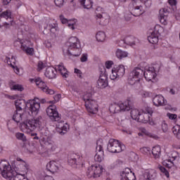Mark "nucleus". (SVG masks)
Here are the masks:
<instances>
[{
	"instance_id": "nucleus-45",
	"label": "nucleus",
	"mask_w": 180,
	"mask_h": 180,
	"mask_svg": "<svg viewBox=\"0 0 180 180\" xmlns=\"http://www.w3.org/2000/svg\"><path fill=\"white\" fill-rule=\"evenodd\" d=\"M83 100L84 101V103L86 104L87 102H91V101H95L92 98L91 93H86L83 96Z\"/></svg>"
},
{
	"instance_id": "nucleus-17",
	"label": "nucleus",
	"mask_w": 180,
	"mask_h": 180,
	"mask_svg": "<svg viewBox=\"0 0 180 180\" xmlns=\"http://www.w3.org/2000/svg\"><path fill=\"white\" fill-rule=\"evenodd\" d=\"M58 24L56 22H49L44 27L43 33L44 34H57L58 33Z\"/></svg>"
},
{
	"instance_id": "nucleus-26",
	"label": "nucleus",
	"mask_w": 180,
	"mask_h": 180,
	"mask_svg": "<svg viewBox=\"0 0 180 180\" xmlns=\"http://www.w3.org/2000/svg\"><path fill=\"white\" fill-rule=\"evenodd\" d=\"M56 130L60 136H64V134L70 130V125L67 123H64V121L59 122L56 124Z\"/></svg>"
},
{
	"instance_id": "nucleus-37",
	"label": "nucleus",
	"mask_w": 180,
	"mask_h": 180,
	"mask_svg": "<svg viewBox=\"0 0 180 180\" xmlns=\"http://www.w3.org/2000/svg\"><path fill=\"white\" fill-rule=\"evenodd\" d=\"M152 154L155 160H158L161 157V147L160 146H156L152 149Z\"/></svg>"
},
{
	"instance_id": "nucleus-5",
	"label": "nucleus",
	"mask_w": 180,
	"mask_h": 180,
	"mask_svg": "<svg viewBox=\"0 0 180 180\" xmlns=\"http://www.w3.org/2000/svg\"><path fill=\"white\" fill-rule=\"evenodd\" d=\"M143 70L140 68H135L132 70L129 75L128 82L130 85H134L137 82H140L141 78H143Z\"/></svg>"
},
{
	"instance_id": "nucleus-32",
	"label": "nucleus",
	"mask_w": 180,
	"mask_h": 180,
	"mask_svg": "<svg viewBox=\"0 0 180 180\" xmlns=\"http://www.w3.org/2000/svg\"><path fill=\"white\" fill-rule=\"evenodd\" d=\"M160 21L162 25H167L168 22V11L163 8L160 11Z\"/></svg>"
},
{
	"instance_id": "nucleus-54",
	"label": "nucleus",
	"mask_w": 180,
	"mask_h": 180,
	"mask_svg": "<svg viewBox=\"0 0 180 180\" xmlns=\"http://www.w3.org/2000/svg\"><path fill=\"white\" fill-rule=\"evenodd\" d=\"M44 67H46V65H44V63H43V62L39 61L38 63V68L37 70L38 71H41V70H43L44 68Z\"/></svg>"
},
{
	"instance_id": "nucleus-51",
	"label": "nucleus",
	"mask_w": 180,
	"mask_h": 180,
	"mask_svg": "<svg viewBox=\"0 0 180 180\" xmlns=\"http://www.w3.org/2000/svg\"><path fill=\"white\" fill-rule=\"evenodd\" d=\"M162 130L164 133H167V131H168V124H167L165 121L162 122Z\"/></svg>"
},
{
	"instance_id": "nucleus-8",
	"label": "nucleus",
	"mask_w": 180,
	"mask_h": 180,
	"mask_svg": "<svg viewBox=\"0 0 180 180\" xmlns=\"http://www.w3.org/2000/svg\"><path fill=\"white\" fill-rule=\"evenodd\" d=\"M30 81L32 84H36L37 86L41 89L43 92H45V94H47L48 95H54V90L49 89L46 82H44L41 78L35 77L34 79H30Z\"/></svg>"
},
{
	"instance_id": "nucleus-43",
	"label": "nucleus",
	"mask_w": 180,
	"mask_h": 180,
	"mask_svg": "<svg viewBox=\"0 0 180 180\" xmlns=\"http://www.w3.org/2000/svg\"><path fill=\"white\" fill-rule=\"evenodd\" d=\"M105 37H106V35H105V32L102 31L97 32L96 35V39L98 41H104Z\"/></svg>"
},
{
	"instance_id": "nucleus-61",
	"label": "nucleus",
	"mask_w": 180,
	"mask_h": 180,
	"mask_svg": "<svg viewBox=\"0 0 180 180\" xmlns=\"http://www.w3.org/2000/svg\"><path fill=\"white\" fill-rule=\"evenodd\" d=\"M168 3L171 6H174V8L176 6V0H168Z\"/></svg>"
},
{
	"instance_id": "nucleus-57",
	"label": "nucleus",
	"mask_w": 180,
	"mask_h": 180,
	"mask_svg": "<svg viewBox=\"0 0 180 180\" xmlns=\"http://www.w3.org/2000/svg\"><path fill=\"white\" fill-rule=\"evenodd\" d=\"M142 1L146 8H150V6H151V0H142Z\"/></svg>"
},
{
	"instance_id": "nucleus-4",
	"label": "nucleus",
	"mask_w": 180,
	"mask_h": 180,
	"mask_svg": "<svg viewBox=\"0 0 180 180\" xmlns=\"http://www.w3.org/2000/svg\"><path fill=\"white\" fill-rule=\"evenodd\" d=\"M42 120L43 117L41 116H38L34 120L23 122L21 123L22 131L24 133H30L31 131H34V130H36V129H39V127H40Z\"/></svg>"
},
{
	"instance_id": "nucleus-50",
	"label": "nucleus",
	"mask_w": 180,
	"mask_h": 180,
	"mask_svg": "<svg viewBox=\"0 0 180 180\" xmlns=\"http://www.w3.org/2000/svg\"><path fill=\"white\" fill-rule=\"evenodd\" d=\"M151 151V148H148V147H143L142 148H141V153H142V154H150V152Z\"/></svg>"
},
{
	"instance_id": "nucleus-25",
	"label": "nucleus",
	"mask_w": 180,
	"mask_h": 180,
	"mask_svg": "<svg viewBox=\"0 0 180 180\" xmlns=\"http://www.w3.org/2000/svg\"><path fill=\"white\" fill-rule=\"evenodd\" d=\"M120 179L121 180H136V176H134V173L131 172V169L127 167L121 172Z\"/></svg>"
},
{
	"instance_id": "nucleus-14",
	"label": "nucleus",
	"mask_w": 180,
	"mask_h": 180,
	"mask_svg": "<svg viewBox=\"0 0 180 180\" xmlns=\"http://www.w3.org/2000/svg\"><path fill=\"white\" fill-rule=\"evenodd\" d=\"M125 71L126 68L123 65H120L116 68H113L112 69V73L110 75V79L115 80L117 79V78H122L123 75H124Z\"/></svg>"
},
{
	"instance_id": "nucleus-34",
	"label": "nucleus",
	"mask_w": 180,
	"mask_h": 180,
	"mask_svg": "<svg viewBox=\"0 0 180 180\" xmlns=\"http://www.w3.org/2000/svg\"><path fill=\"white\" fill-rule=\"evenodd\" d=\"M176 124L178 126H174L172 128V132L176 139L180 140V117L176 120Z\"/></svg>"
},
{
	"instance_id": "nucleus-15",
	"label": "nucleus",
	"mask_w": 180,
	"mask_h": 180,
	"mask_svg": "<svg viewBox=\"0 0 180 180\" xmlns=\"http://www.w3.org/2000/svg\"><path fill=\"white\" fill-rule=\"evenodd\" d=\"M41 144H42L44 148L48 150V151H52L53 153H54V151H57V149L58 148V146H57V144H56L54 141H53L49 137H47L46 139H43L41 140Z\"/></svg>"
},
{
	"instance_id": "nucleus-6",
	"label": "nucleus",
	"mask_w": 180,
	"mask_h": 180,
	"mask_svg": "<svg viewBox=\"0 0 180 180\" xmlns=\"http://www.w3.org/2000/svg\"><path fill=\"white\" fill-rule=\"evenodd\" d=\"M103 172V167L101 165H92L86 171L88 178H99Z\"/></svg>"
},
{
	"instance_id": "nucleus-38",
	"label": "nucleus",
	"mask_w": 180,
	"mask_h": 180,
	"mask_svg": "<svg viewBox=\"0 0 180 180\" xmlns=\"http://www.w3.org/2000/svg\"><path fill=\"white\" fill-rule=\"evenodd\" d=\"M124 41L129 46H134L136 44V41H137V39L134 36H129L125 38Z\"/></svg>"
},
{
	"instance_id": "nucleus-63",
	"label": "nucleus",
	"mask_w": 180,
	"mask_h": 180,
	"mask_svg": "<svg viewBox=\"0 0 180 180\" xmlns=\"http://www.w3.org/2000/svg\"><path fill=\"white\" fill-rule=\"evenodd\" d=\"M44 180H54V179L51 176H47L44 178Z\"/></svg>"
},
{
	"instance_id": "nucleus-64",
	"label": "nucleus",
	"mask_w": 180,
	"mask_h": 180,
	"mask_svg": "<svg viewBox=\"0 0 180 180\" xmlns=\"http://www.w3.org/2000/svg\"><path fill=\"white\" fill-rule=\"evenodd\" d=\"M17 8H20V6H22V1H18L17 4H15Z\"/></svg>"
},
{
	"instance_id": "nucleus-41",
	"label": "nucleus",
	"mask_w": 180,
	"mask_h": 180,
	"mask_svg": "<svg viewBox=\"0 0 180 180\" xmlns=\"http://www.w3.org/2000/svg\"><path fill=\"white\" fill-rule=\"evenodd\" d=\"M131 117L134 120H139V116H140V111L138 109L133 108L131 110Z\"/></svg>"
},
{
	"instance_id": "nucleus-20",
	"label": "nucleus",
	"mask_w": 180,
	"mask_h": 180,
	"mask_svg": "<svg viewBox=\"0 0 180 180\" xmlns=\"http://www.w3.org/2000/svg\"><path fill=\"white\" fill-rule=\"evenodd\" d=\"M131 4L133 5L131 14L134 16H140L144 13V9H143V6L141 5H139L140 1L139 0H132Z\"/></svg>"
},
{
	"instance_id": "nucleus-42",
	"label": "nucleus",
	"mask_w": 180,
	"mask_h": 180,
	"mask_svg": "<svg viewBox=\"0 0 180 180\" xmlns=\"http://www.w3.org/2000/svg\"><path fill=\"white\" fill-rule=\"evenodd\" d=\"M174 161H175V158L166 159L163 161V165H166L167 168H172L174 166Z\"/></svg>"
},
{
	"instance_id": "nucleus-31",
	"label": "nucleus",
	"mask_w": 180,
	"mask_h": 180,
	"mask_svg": "<svg viewBox=\"0 0 180 180\" xmlns=\"http://www.w3.org/2000/svg\"><path fill=\"white\" fill-rule=\"evenodd\" d=\"M58 163L56 161H51L46 165V169L51 174H55L58 171Z\"/></svg>"
},
{
	"instance_id": "nucleus-16",
	"label": "nucleus",
	"mask_w": 180,
	"mask_h": 180,
	"mask_svg": "<svg viewBox=\"0 0 180 180\" xmlns=\"http://www.w3.org/2000/svg\"><path fill=\"white\" fill-rule=\"evenodd\" d=\"M162 28L160 25H155L154 31L151 33L150 36L148 37V40L151 44H157L158 43V36L161 34V31Z\"/></svg>"
},
{
	"instance_id": "nucleus-35",
	"label": "nucleus",
	"mask_w": 180,
	"mask_h": 180,
	"mask_svg": "<svg viewBox=\"0 0 180 180\" xmlns=\"http://www.w3.org/2000/svg\"><path fill=\"white\" fill-rule=\"evenodd\" d=\"M79 2L84 9H91L94 5L92 0H79Z\"/></svg>"
},
{
	"instance_id": "nucleus-10",
	"label": "nucleus",
	"mask_w": 180,
	"mask_h": 180,
	"mask_svg": "<svg viewBox=\"0 0 180 180\" xmlns=\"http://www.w3.org/2000/svg\"><path fill=\"white\" fill-rule=\"evenodd\" d=\"M108 86V73L105 67L100 68V77L97 81V88L103 89Z\"/></svg>"
},
{
	"instance_id": "nucleus-48",
	"label": "nucleus",
	"mask_w": 180,
	"mask_h": 180,
	"mask_svg": "<svg viewBox=\"0 0 180 180\" xmlns=\"http://www.w3.org/2000/svg\"><path fill=\"white\" fill-rule=\"evenodd\" d=\"M160 171L167 176V178H169V172H168V170L165 169V167L162 166H159Z\"/></svg>"
},
{
	"instance_id": "nucleus-52",
	"label": "nucleus",
	"mask_w": 180,
	"mask_h": 180,
	"mask_svg": "<svg viewBox=\"0 0 180 180\" xmlns=\"http://www.w3.org/2000/svg\"><path fill=\"white\" fill-rule=\"evenodd\" d=\"M59 18L63 25H65L66 23L68 25V22H71V20H68L67 18H65L64 15H60Z\"/></svg>"
},
{
	"instance_id": "nucleus-36",
	"label": "nucleus",
	"mask_w": 180,
	"mask_h": 180,
	"mask_svg": "<svg viewBox=\"0 0 180 180\" xmlns=\"http://www.w3.org/2000/svg\"><path fill=\"white\" fill-rule=\"evenodd\" d=\"M9 86H10V89H11V91H18L20 92H22V91H23L25 89L23 88V86H22L21 84H16L14 83L13 81L9 82Z\"/></svg>"
},
{
	"instance_id": "nucleus-55",
	"label": "nucleus",
	"mask_w": 180,
	"mask_h": 180,
	"mask_svg": "<svg viewBox=\"0 0 180 180\" xmlns=\"http://www.w3.org/2000/svg\"><path fill=\"white\" fill-rule=\"evenodd\" d=\"M75 74H77L79 78H82V72L79 69L75 68Z\"/></svg>"
},
{
	"instance_id": "nucleus-7",
	"label": "nucleus",
	"mask_w": 180,
	"mask_h": 180,
	"mask_svg": "<svg viewBox=\"0 0 180 180\" xmlns=\"http://www.w3.org/2000/svg\"><path fill=\"white\" fill-rule=\"evenodd\" d=\"M107 150L109 153H122V150H124V145L120 143L118 140L110 139Z\"/></svg>"
},
{
	"instance_id": "nucleus-9",
	"label": "nucleus",
	"mask_w": 180,
	"mask_h": 180,
	"mask_svg": "<svg viewBox=\"0 0 180 180\" xmlns=\"http://www.w3.org/2000/svg\"><path fill=\"white\" fill-rule=\"evenodd\" d=\"M68 162L72 168H81L83 167L84 162H82V156L73 153L71 154L68 159Z\"/></svg>"
},
{
	"instance_id": "nucleus-21",
	"label": "nucleus",
	"mask_w": 180,
	"mask_h": 180,
	"mask_svg": "<svg viewBox=\"0 0 180 180\" xmlns=\"http://www.w3.org/2000/svg\"><path fill=\"white\" fill-rule=\"evenodd\" d=\"M27 108L32 113L37 115L39 110H40V100L39 98H34V100H30L27 103Z\"/></svg>"
},
{
	"instance_id": "nucleus-22",
	"label": "nucleus",
	"mask_w": 180,
	"mask_h": 180,
	"mask_svg": "<svg viewBox=\"0 0 180 180\" xmlns=\"http://www.w3.org/2000/svg\"><path fill=\"white\" fill-rule=\"evenodd\" d=\"M157 178V172L155 169L146 170L139 176V180H154Z\"/></svg>"
},
{
	"instance_id": "nucleus-3",
	"label": "nucleus",
	"mask_w": 180,
	"mask_h": 180,
	"mask_svg": "<svg viewBox=\"0 0 180 180\" xmlns=\"http://www.w3.org/2000/svg\"><path fill=\"white\" fill-rule=\"evenodd\" d=\"M57 71L60 72L63 78H68V70H67V68L64 67V64L63 63H60L59 65H56V68L51 67L46 68L44 75L45 77H46V78H49V79H53V78L56 77V73L57 72Z\"/></svg>"
},
{
	"instance_id": "nucleus-53",
	"label": "nucleus",
	"mask_w": 180,
	"mask_h": 180,
	"mask_svg": "<svg viewBox=\"0 0 180 180\" xmlns=\"http://www.w3.org/2000/svg\"><path fill=\"white\" fill-rule=\"evenodd\" d=\"M81 63H86L88 61V54L83 53L80 58Z\"/></svg>"
},
{
	"instance_id": "nucleus-58",
	"label": "nucleus",
	"mask_w": 180,
	"mask_h": 180,
	"mask_svg": "<svg viewBox=\"0 0 180 180\" xmlns=\"http://www.w3.org/2000/svg\"><path fill=\"white\" fill-rule=\"evenodd\" d=\"M17 161H20L22 163V165L24 167V169H27L26 162L23 161L20 158H17Z\"/></svg>"
},
{
	"instance_id": "nucleus-33",
	"label": "nucleus",
	"mask_w": 180,
	"mask_h": 180,
	"mask_svg": "<svg viewBox=\"0 0 180 180\" xmlns=\"http://www.w3.org/2000/svg\"><path fill=\"white\" fill-rule=\"evenodd\" d=\"M119 105L121 112H127L131 109V107L130 106V101L129 100H127L123 103H120Z\"/></svg>"
},
{
	"instance_id": "nucleus-12",
	"label": "nucleus",
	"mask_w": 180,
	"mask_h": 180,
	"mask_svg": "<svg viewBox=\"0 0 180 180\" xmlns=\"http://www.w3.org/2000/svg\"><path fill=\"white\" fill-rule=\"evenodd\" d=\"M46 114L52 122H58L61 119V115L57 111V106L51 105L46 108Z\"/></svg>"
},
{
	"instance_id": "nucleus-23",
	"label": "nucleus",
	"mask_w": 180,
	"mask_h": 180,
	"mask_svg": "<svg viewBox=\"0 0 180 180\" xmlns=\"http://www.w3.org/2000/svg\"><path fill=\"white\" fill-rule=\"evenodd\" d=\"M85 107L89 113L91 115H96L98 113V102L95 100H91L90 102L87 101L85 104Z\"/></svg>"
},
{
	"instance_id": "nucleus-24",
	"label": "nucleus",
	"mask_w": 180,
	"mask_h": 180,
	"mask_svg": "<svg viewBox=\"0 0 180 180\" xmlns=\"http://www.w3.org/2000/svg\"><path fill=\"white\" fill-rule=\"evenodd\" d=\"M146 81H151L157 77V73H155V69L153 67L146 68L143 73Z\"/></svg>"
},
{
	"instance_id": "nucleus-40",
	"label": "nucleus",
	"mask_w": 180,
	"mask_h": 180,
	"mask_svg": "<svg viewBox=\"0 0 180 180\" xmlns=\"http://www.w3.org/2000/svg\"><path fill=\"white\" fill-rule=\"evenodd\" d=\"M116 57H117L120 60H122V58H126L127 56H129V53L124 51H122L120 49H117L116 53Z\"/></svg>"
},
{
	"instance_id": "nucleus-56",
	"label": "nucleus",
	"mask_w": 180,
	"mask_h": 180,
	"mask_svg": "<svg viewBox=\"0 0 180 180\" xmlns=\"http://www.w3.org/2000/svg\"><path fill=\"white\" fill-rule=\"evenodd\" d=\"M112 65H113V61L112 60H108L105 62V68L109 70L110 68H112Z\"/></svg>"
},
{
	"instance_id": "nucleus-2",
	"label": "nucleus",
	"mask_w": 180,
	"mask_h": 180,
	"mask_svg": "<svg viewBox=\"0 0 180 180\" xmlns=\"http://www.w3.org/2000/svg\"><path fill=\"white\" fill-rule=\"evenodd\" d=\"M0 169L2 176L8 180H22L25 176L12 169L11 165L5 161L0 162Z\"/></svg>"
},
{
	"instance_id": "nucleus-62",
	"label": "nucleus",
	"mask_w": 180,
	"mask_h": 180,
	"mask_svg": "<svg viewBox=\"0 0 180 180\" xmlns=\"http://www.w3.org/2000/svg\"><path fill=\"white\" fill-rule=\"evenodd\" d=\"M10 61L11 62V64H15L16 63V58L15 56H12L11 58H10Z\"/></svg>"
},
{
	"instance_id": "nucleus-30",
	"label": "nucleus",
	"mask_w": 180,
	"mask_h": 180,
	"mask_svg": "<svg viewBox=\"0 0 180 180\" xmlns=\"http://www.w3.org/2000/svg\"><path fill=\"white\" fill-rule=\"evenodd\" d=\"M16 110L18 112H23L25 109H26V106H27V103L23 98L18 99L15 101Z\"/></svg>"
},
{
	"instance_id": "nucleus-1",
	"label": "nucleus",
	"mask_w": 180,
	"mask_h": 180,
	"mask_svg": "<svg viewBox=\"0 0 180 180\" xmlns=\"http://www.w3.org/2000/svg\"><path fill=\"white\" fill-rule=\"evenodd\" d=\"M80 47L81 45L78 38L72 37L69 39L68 42L66 43V46L63 49V53L64 54H68V56L78 57L81 54Z\"/></svg>"
},
{
	"instance_id": "nucleus-49",
	"label": "nucleus",
	"mask_w": 180,
	"mask_h": 180,
	"mask_svg": "<svg viewBox=\"0 0 180 180\" xmlns=\"http://www.w3.org/2000/svg\"><path fill=\"white\" fill-rule=\"evenodd\" d=\"M67 0H54L55 4L58 7L61 8L64 5V2Z\"/></svg>"
},
{
	"instance_id": "nucleus-29",
	"label": "nucleus",
	"mask_w": 180,
	"mask_h": 180,
	"mask_svg": "<svg viewBox=\"0 0 180 180\" xmlns=\"http://www.w3.org/2000/svg\"><path fill=\"white\" fill-rule=\"evenodd\" d=\"M25 117L26 113L23 112V111H18V110H16L13 115V120L16 123H20V122L25 120Z\"/></svg>"
},
{
	"instance_id": "nucleus-27",
	"label": "nucleus",
	"mask_w": 180,
	"mask_h": 180,
	"mask_svg": "<svg viewBox=\"0 0 180 180\" xmlns=\"http://www.w3.org/2000/svg\"><path fill=\"white\" fill-rule=\"evenodd\" d=\"M153 103L156 108H160V106H165L167 105V101L162 95L158 94L153 97Z\"/></svg>"
},
{
	"instance_id": "nucleus-44",
	"label": "nucleus",
	"mask_w": 180,
	"mask_h": 180,
	"mask_svg": "<svg viewBox=\"0 0 180 180\" xmlns=\"http://www.w3.org/2000/svg\"><path fill=\"white\" fill-rule=\"evenodd\" d=\"M5 61H6V63H7V64H8V65H11V67H12V68H13L15 74L19 73V69L16 66H15V65L12 64V62L11 61V58L6 57Z\"/></svg>"
},
{
	"instance_id": "nucleus-47",
	"label": "nucleus",
	"mask_w": 180,
	"mask_h": 180,
	"mask_svg": "<svg viewBox=\"0 0 180 180\" xmlns=\"http://www.w3.org/2000/svg\"><path fill=\"white\" fill-rule=\"evenodd\" d=\"M15 137L18 140H20L21 141H26L27 139H26V136L25 134L18 132L15 134Z\"/></svg>"
},
{
	"instance_id": "nucleus-59",
	"label": "nucleus",
	"mask_w": 180,
	"mask_h": 180,
	"mask_svg": "<svg viewBox=\"0 0 180 180\" xmlns=\"http://www.w3.org/2000/svg\"><path fill=\"white\" fill-rule=\"evenodd\" d=\"M141 95L142 98H150V92L148 91H142Z\"/></svg>"
},
{
	"instance_id": "nucleus-28",
	"label": "nucleus",
	"mask_w": 180,
	"mask_h": 180,
	"mask_svg": "<svg viewBox=\"0 0 180 180\" xmlns=\"http://www.w3.org/2000/svg\"><path fill=\"white\" fill-rule=\"evenodd\" d=\"M16 43H19V44H20L21 50H22V51L26 53V54L27 56H33V54H34V49L29 47L26 44V41L19 42V41H15V44Z\"/></svg>"
},
{
	"instance_id": "nucleus-46",
	"label": "nucleus",
	"mask_w": 180,
	"mask_h": 180,
	"mask_svg": "<svg viewBox=\"0 0 180 180\" xmlns=\"http://www.w3.org/2000/svg\"><path fill=\"white\" fill-rule=\"evenodd\" d=\"M167 117H169V119H170V120H174L176 126H178V124L176 123V120L179 119L180 116L178 117V116L176 114H172L169 112L167 114Z\"/></svg>"
},
{
	"instance_id": "nucleus-13",
	"label": "nucleus",
	"mask_w": 180,
	"mask_h": 180,
	"mask_svg": "<svg viewBox=\"0 0 180 180\" xmlns=\"http://www.w3.org/2000/svg\"><path fill=\"white\" fill-rule=\"evenodd\" d=\"M96 155H94V160L96 162H102L103 161V142L102 139H99L96 143Z\"/></svg>"
},
{
	"instance_id": "nucleus-19",
	"label": "nucleus",
	"mask_w": 180,
	"mask_h": 180,
	"mask_svg": "<svg viewBox=\"0 0 180 180\" xmlns=\"http://www.w3.org/2000/svg\"><path fill=\"white\" fill-rule=\"evenodd\" d=\"M151 116H153V110L150 108H147L139 115L138 120L142 123H148Z\"/></svg>"
},
{
	"instance_id": "nucleus-11",
	"label": "nucleus",
	"mask_w": 180,
	"mask_h": 180,
	"mask_svg": "<svg viewBox=\"0 0 180 180\" xmlns=\"http://www.w3.org/2000/svg\"><path fill=\"white\" fill-rule=\"evenodd\" d=\"M96 23L105 26L108 22V19H109V15L106 13L103 12V10L101 7H98L96 9Z\"/></svg>"
},
{
	"instance_id": "nucleus-60",
	"label": "nucleus",
	"mask_w": 180,
	"mask_h": 180,
	"mask_svg": "<svg viewBox=\"0 0 180 180\" xmlns=\"http://www.w3.org/2000/svg\"><path fill=\"white\" fill-rule=\"evenodd\" d=\"M75 25V21L71 20V22H68V26L70 27V29H71L72 30H74V29H75V27H74Z\"/></svg>"
},
{
	"instance_id": "nucleus-39",
	"label": "nucleus",
	"mask_w": 180,
	"mask_h": 180,
	"mask_svg": "<svg viewBox=\"0 0 180 180\" xmlns=\"http://www.w3.org/2000/svg\"><path fill=\"white\" fill-rule=\"evenodd\" d=\"M109 110L111 113H119V112H122L119 104L116 103L110 105Z\"/></svg>"
},
{
	"instance_id": "nucleus-18",
	"label": "nucleus",
	"mask_w": 180,
	"mask_h": 180,
	"mask_svg": "<svg viewBox=\"0 0 180 180\" xmlns=\"http://www.w3.org/2000/svg\"><path fill=\"white\" fill-rule=\"evenodd\" d=\"M9 20V22H12V13L10 10H7L2 13L0 12V26H5V27H9V23L4 22V20Z\"/></svg>"
}]
</instances>
